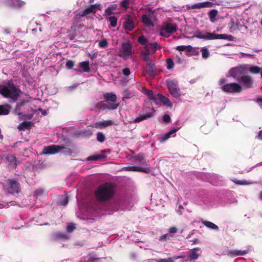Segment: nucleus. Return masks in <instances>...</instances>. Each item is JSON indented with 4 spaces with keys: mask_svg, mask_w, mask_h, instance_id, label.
I'll return each instance as SVG.
<instances>
[{
    "mask_svg": "<svg viewBox=\"0 0 262 262\" xmlns=\"http://www.w3.org/2000/svg\"><path fill=\"white\" fill-rule=\"evenodd\" d=\"M191 8L192 9H201L204 8L203 2L195 4L191 6Z\"/></svg>",
    "mask_w": 262,
    "mask_h": 262,
    "instance_id": "48",
    "label": "nucleus"
},
{
    "mask_svg": "<svg viewBox=\"0 0 262 262\" xmlns=\"http://www.w3.org/2000/svg\"><path fill=\"white\" fill-rule=\"evenodd\" d=\"M136 163L138 164L144 166H148L149 162L145 158L142 154H139L133 157Z\"/></svg>",
    "mask_w": 262,
    "mask_h": 262,
    "instance_id": "17",
    "label": "nucleus"
},
{
    "mask_svg": "<svg viewBox=\"0 0 262 262\" xmlns=\"http://www.w3.org/2000/svg\"><path fill=\"white\" fill-rule=\"evenodd\" d=\"M113 124V121L110 120L97 122L95 123V127L102 129Z\"/></svg>",
    "mask_w": 262,
    "mask_h": 262,
    "instance_id": "23",
    "label": "nucleus"
},
{
    "mask_svg": "<svg viewBox=\"0 0 262 262\" xmlns=\"http://www.w3.org/2000/svg\"><path fill=\"white\" fill-rule=\"evenodd\" d=\"M11 106L8 104L0 105V115H8L10 112Z\"/></svg>",
    "mask_w": 262,
    "mask_h": 262,
    "instance_id": "25",
    "label": "nucleus"
},
{
    "mask_svg": "<svg viewBox=\"0 0 262 262\" xmlns=\"http://www.w3.org/2000/svg\"><path fill=\"white\" fill-rule=\"evenodd\" d=\"M167 85L169 93L173 97L179 98L180 97V90L177 81L173 80H167Z\"/></svg>",
    "mask_w": 262,
    "mask_h": 262,
    "instance_id": "8",
    "label": "nucleus"
},
{
    "mask_svg": "<svg viewBox=\"0 0 262 262\" xmlns=\"http://www.w3.org/2000/svg\"><path fill=\"white\" fill-rule=\"evenodd\" d=\"M57 237L58 238H61L64 239H67L68 238V236L67 234L61 233H58L57 234Z\"/></svg>",
    "mask_w": 262,
    "mask_h": 262,
    "instance_id": "51",
    "label": "nucleus"
},
{
    "mask_svg": "<svg viewBox=\"0 0 262 262\" xmlns=\"http://www.w3.org/2000/svg\"><path fill=\"white\" fill-rule=\"evenodd\" d=\"M32 125V123L29 121H24L20 123L18 126L17 129L19 130H24L25 129H29Z\"/></svg>",
    "mask_w": 262,
    "mask_h": 262,
    "instance_id": "26",
    "label": "nucleus"
},
{
    "mask_svg": "<svg viewBox=\"0 0 262 262\" xmlns=\"http://www.w3.org/2000/svg\"><path fill=\"white\" fill-rule=\"evenodd\" d=\"M122 73L125 76H128L130 74V70L128 68H124L122 70Z\"/></svg>",
    "mask_w": 262,
    "mask_h": 262,
    "instance_id": "54",
    "label": "nucleus"
},
{
    "mask_svg": "<svg viewBox=\"0 0 262 262\" xmlns=\"http://www.w3.org/2000/svg\"><path fill=\"white\" fill-rule=\"evenodd\" d=\"M249 71L253 74H258L260 73L261 69L257 66H252L249 69Z\"/></svg>",
    "mask_w": 262,
    "mask_h": 262,
    "instance_id": "39",
    "label": "nucleus"
},
{
    "mask_svg": "<svg viewBox=\"0 0 262 262\" xmlns=\"http://www.w3.org/2000/svg\"><path fill=\"white\" fill-rule=\"evenodd\" d=\"M60 204L61 205L65 206L68 203V198L67 196L63 197L62 199L60 201Z\"/></svg>",
    "mask_w": 262,
    "mask_h": 262,
    "instance_id": "49",
    "label": "nucleus"
},
{
    "mask_svg": "<svg viewBox=\"0 0 262 262\" xmlns=\"http://www.w3.org/2000/svg\"><path fill=\"white\" fill-rule=\"evenodd\" d=\"M8 185V191L10 194L19 193L20 192V185L19 182L15 179H9Z\"/></svg>",
    "mask_w": 262,
    "mask_h": 262,
    "instance_id": "11",
    "label": "nucleus"
},
{
    "mask_svg": "<svg viewBox=\"0 0 262 262\" xmlns=\"http://www.w3.org/2000/svg\"><path fill=\"white\" fill-rule=\"evenodd\" d=\"M146 45L147 48H148L150 50H151L153 53H155L157 50L161 49V47L159 45L157 42L149 43Z\"/></svg>",
    "mask_w": 262,
    "mask_h": 262,
    "instance_id": "31",
    "label": "nucleus"
},
{
    "mask_svg": "<svg viewBox=\"0 0 262 262\" xmlns=\"http://www.w3.org/2000/svg\"><path fill=\"white\" fill-rule=\"evenodd\" d=\"M171 120L170 117L167 114H165L163 117V121L164 122L167 123H169Z\"/></svg>",
    "mask_w": 262,
    "mask_h": 262,
    "instance_id": "50",
    "label": "nucleus"
},
{
    "mask_svg": "<svg viewBox=\"0 0 262 262\" xmlns=\"http://www.w3.org/2000/svg\"><path fill=\"white\" fill-rule=\"evenodd\" d=\"M201 223L206 227H208V228L212 229L215 230H218L219 228V227L213 223L211 222L208 221H205L202 220L201 221Z\"/></svg>",
    "mask_w": 262,
    "mask_h": 262,
    "instance_id": "28",
    "label": "nucleus"
},
{
    "mask_svg": "<svg viewBox=\"0 0 262 262\" xmlns=\"http://www.w3.org/2000/svg\"><path fill=\"white\" fill-rule=\"evenodd\" d=\"M108 20L110 22V25L111 27H115L116 26L117 23V18L116 17L114 16H111L109 17Z\"/></svg>",
    "mask_w": 262,
    "mask_h": 262,
    "instance_id": "40",
    "label": "nucleus"
},
{
    "mask_svg": "<svg viewBox=\"0 0 262 262\" xmlns=\"http://www.w3.org/2000/svg\"><path fill=\"white\" fill-rule=\"evenodd\" d=\"M99 47L100 48H106L108 46V43L106 39H103L99 42Z\"/></svg>",
    "mask_w": 262,
    "mask_h": 262,
    "instance_id": "42",
    "label": "nucleus"
},
{
    "mask_svg": "<svg viewBox=\"0 0 262 262\" xmlns=\"http://www.w3.org/2000/svg\"><path fill=\"white\" fill-rule=\"evenodd\" d=\"M66 148L63 146L52 145L43 148L41 154L42 155H53L58 152L60 150Z\"/></svg>",
    "mask_w": 262,
    "mask_h": 262,
    "instance_id": "12",
    "label": "nucleus"
},
{
    "mask_svg": "<svg viewBox=\"0 0 262 262\" xmlns=\"http://www.w3.org/2000/svg\"><path fill=\"white\" fill-rule=\"evenodd\" d=\"M138 42L142 45H147V39L144 36H141L138 37Z\"/></svg>",
    "mask_w": 262,
    "mask_h": 262,
    "instance_id": "43",
    "label": "nucleus"
},
{
    "mask_svg": "<svg viewBox=\"0 0 262 262\" xmlns=\"http://www.w3.org/2000/svg\"><path fill=\"white\" fill-rule=\"evenodd\" d=\"M154 14V12L151 11L149 15L146 14H143L142 16V21L146 26L148 27H153L154 24L151 21L150 17Z\"/></svg>",
    "mask_w": 262,
    "mask_h": 262,
    "instance_id": "20",
    "label": "nucleus"
},
{
    "mask_svg": "<svg viewBox=\"0 0 262 262\" xmlns=\"http://www.w3.org/2000/svg\"><path fill=\"white\" fill-rule=\"evenodd\" d=\"M174 67L173 61L171 58L166 59V68L168 70L172 69Z\"/></svg>",
    "mask_w": 262,
    "mask_h": 262,
    "instance_id": "41",
    "label": "nucleus"
},
{
    "mask_svg": "<svg viewBox=\"0 0 262 262\" xmlns=\"http://www.w3.org/2000/svg\"><path fill=\"white\" fill-rule=\"evenodd\" d=\"M112 11H114L117 9V6L116 4L111 5L108 7Z\"/></svg>",
    "mask_w": 262,
    "mask_h": 262,
    "instance_id": "62",
    "label": "nucleus"
},
{
    "mask_svg": "<svg viewBox=\"0 0 262 262\" xmlns=\"http://www.w3.org/2000/svg\"><path fill=\"white\" fill-rule=\"evenodd\" d=\"M123 99H129L130 97L131 93L128 90H125L123 92Z\"/></svg>",
    "mask_w": 262,
    "mask_h": 262,
    "instance_id": "46",
    "label": "nucleus"
},
{
    "mask_svg": "<svg viewBox=\"0 0 262 262\" xmlns=\"http://www.w3.org/2000/svg\"><path fill=\"white\" fill-rule=\"evenodd\" d=\"M168 236V234H165L160 236L159 237V241H166L167 238V236Z\"/></svg>",
    "mask_w": 262,
    "mask_h": 262,
    "instance_id": "57",
    "label": "nucleus"
},
{
    "mask_svg": "<svg viewBox=\"0 0 262 262\" xmlns=\"http://www.w3.org/2000/svg\"><path fill=\"white\" fill-rule=\"evenodd\" d=\"M146 94L149 100H152L156 103H157V96L154 94V93L152 91H148Z\"/></svg>",
    "mask_w": 262,
    "mask_h": 262,
    "instance_id": "35",
    "label": "nucleus"
},
{
    "mask_svg": "<svg viewBox=\"0 0 262 262\" xmlns=\"http://www.w3.org/2000/svg\"><path fill=\"white\" fill-rule=\"evenodd\" d=\"M201 51L203 58L206 59L209 57V52L207 48H203Z\"/></svg>",
    "mask_w": 262,
    "mask_h": 262,
    "instance_id": "44",
    "label": "nucleus"
},
{
    "mask_svg": "<svg viewBox=\"0 0 262 262\" xmlns=\"http://www.w3.org/2000/svg\"><path fill=\"white\" fill-rule=\"evenodd\" d=\"M204 8L207 7L210 8L212 7L213 5V4L212 2H203Z\"/></svg>",
    "mask_w": 262,
    "mask_h": 262,
    "instance_id": "52",
    "label": "nucleus"
},
{
    "mask_svg": "<svg viewBox=\"0 0 262 262\" xmlns=\"http://www.w3.org/2000/svg\"><path fill=\"white\" fill-rule=\"evenodd\" d=\"M146 62L145 71L149 76H154L156 74V68L151 59L145 61Z\"/></svg>",
    "mask_w": 262,
    "mask_h": 262,
    "instance_id": "14",
    "label": "nucleus"
},
{
    "mask_svg": "<svg viewBox=\"0 0 262 262\" xmlns=\"http://www.w3.org/2000/svg\"><path fill=\"white\" fill-rule=\"evenodd\" d=\"M104 156L103 155H93L87 158L88 161H97L103 159Z\"/></svg>",
    "mask_w": 262,
    "mask_h": 262,
    "instance_id": "36",
    "label": "nucleus"
},
{
    "mask_svg": "<svg viewBox=\"0 0 262 262\" xmlns=\"http://www.w3.org/2000/svg\"><path fill=\"white\" fill-rule=\"evenodd\" d=\"M179 129V127L174 128L170 130L168 132L165 134L163 136L159 138V140L161 142H164L167 139H168L170 136L173 134H174L177 132H178Z\"/></svg>",
    "mask_w": 262,
    "mask_h": 262,
    "instance_id": "22",
    "label": "nucleus"
},
{
    "mask_svg": "<svg viewBox=\"0 0 262 262\" xmlns=\"http://www.w3.org/2000/svg\"><path fill=\"white\" fill-rule=\"evenodd\" d=\"M115 186L111 183H105L100 185L95 191L96 199L101 202L111 200L115 193Z\"/></svg>",
    "mask_w": 262,
    "mask_h": 262,
    "instance_id": "1",
    "label": "nucleus"
},
{
    "mask_svg": "<svg viewBox=\"0 0 262 262\" xmlns=\"http://www.w3.org/2000/svg\"><path fill=\"white\" fill-rule=\"evenodd\" d=\"M38 111H39V112H41V114L43 116H45V115H47V112L45 110H43L42 108H39L38 109Z\"/></svg>",
    "mask_w": 262,
    "mask_h": 262,
    "instance_id": "61",
    "label": "nucleus"
},
{
    "mask_svg": "<svg viewBox=\"0 0 262 262\" xmlns=\"http://www.w3.org/2000/svg\"><path fill=\"white\" fill-rule=\"evenodd\" d=\"M74 66V63L72 60H68L66 63V66L68 69H73Z\"/></svg>",
    "mask_w": 262,
    "mask_h": 262,
    "instance_id": "47",
    "label": "nucleus"
},
{
    "mask_svg": "<svg viewBox=\"0 0 262 262\" xmlns=\"http://www.w3.org/2000/svg\"><path fill=\"white\" fill-rule=\"evenodd\" d=\"M77 28V25H75L74 24H73L71 27V29L73 31H75L76 30V29Z\"/></svg>",
    "mask_w": 262,
    "mask_h": 262,
    "instance_id": "63",
    "label": "nucleus"
},
{
    "mask_svg": "<svg viewBox=\"0 0 262 262\" xmlns=\"http://www.w3.org/2000/svg\"><path fill=\"white\" fill-rule=\"evenodd\" d=\"M145 50L141 52V55L143 60L146 61L151 59L149 55L150 54V49L147 48V45L145 47Z\"/></svg>",
    "mask_w": 262,
    "mask_h": 262,
    "instance_id": "30",
    "label": "nucleus"
},
{
    "mask_svg": "<svg viewBox=\"0 0 262 262\" xmlns=\"http://www.w3.org/2000/svg\"><path fill=\"white\" fill-rule=\"evenodd\" d=\"M6 161L9 163V165L11 166L15 167L17 166L16 159L15 157L12 155H8L6 157Z\"/></svg>",
    "mask_w": 262,
    "mask_h": 262,
    "instance_id": "27",
    "label": "nucleus"
},
{
    "mask_svg": "<svg viewBox=\"0 0 262 262\" xmlns=\"http://www.w3.org/2000/svg\"><path fill=\"white\" fill-rule=\"evenodd\" d=\"M0 94L5 98H9L13 101H16L22 94V92L18 87L14 85L12 80H9L5 85L0 84Z\"/></svg>",
    "mask_w": 262,
    "mask_h": 262,
    "instance_id": "2",
    "label": "nucleus"
},
{
    "mask_svg": "<svg viewBox=\"0 0 262 262\" xmlns=\"http://www.w3.org/2000/svg\"><path fill=\"white\" fill-rule=\"evenodd\" d=\"M127 171H139L146 173H148L150 171V169L148 167H142L140 166H128L124 168Z\"/></svg>",
    "mask_w": 262,
    "mask_h": 262,
    "instance_id": "18",
    "label": "nucleus"
},
{
    "mask_svg": "<svg viewBox=\"0 0 262 262\" xmlns=\"http://www.w3.org/2000/svg\"><path fill=\"white\" fill-rule=\"evenodd\" d=\"M158 99L163 104V105L171 107L172 104L171 103L170 100L167 97H165L161 94H158L157 95Z\"/></svg>",
    "mask_w": 262,
    "mask_h": 262,
    "instance_id": "24",
    "label": "nucleus"
},
{
    "mask_svg": "<svg viewBox=\"0 0 262 262\" xmlns=\"http://www.w3.org/2000/svg\"><path fill=\"white\" fill-rule=\"evenodd\" d=\"M15 1H16V3H16L17 5H18V6L19 7H20L23 6L24 5V4H25V3L24 2H23V1H21L20 0H15Z\"/></svg>",
    "mask_w": 262,
    "mask_h": 262,
    "instance_id": "59",
    "label": "nucleus"
},
{
    "mask_svg": "<svg viewBox=\"0 0 262 262\" xmlns=\"http://www.w3.org/2000/svg\"><path fill=\"white\" fill-rule=\"evenodd\" d=\"M133 54H134V52L132 45L129 42L123 43L120 51L119 56L124 60H127L131 58Z\"/></svg>",
    "mask_w": 262,
    "mask_h": 262,
    "instance_id": "6",
    "label": "nucleus"
},
{
    "mask_svg": "<svg viewBox=\"0 0 262 262\" xmlns=\"http://www.w3.org/2000/svg\"><path fill=\"white\" fill-rule=\"evenodd\" d=\"M118 106V103H109L108 104H107L104 101H103L98 102L96 105V107L97 108L102 110L108 109L110 110H113L117 109Z\"/></svg>",
    "mask_w": 262,
    "mask_h": 262,
    "instance_id": "15",
    "label": "nucleus"
},
{
    "mask_svg": "<svg viewBox=\"0 0 262 262\" xmlns=\"http://www.w3.org/2000/svg\"><path fill=\"white\" fill-rule=\"evenodd\" d=\"M79 69L78 71L81 72H90L91 69L89 65V61H82L79 63L78 64Z\"/></svg>",
    "mask_w": 262,
    "mask_h": 262,
    "instance_id": "21",
    "label": "nucleus"
},
{
    "mask_svg": "<svg viewBox=\"0 0 262 262\" xmlns=\"http://www.w3.org/2000/svg\"><path fill=\"white\" fill-rule=\"evenodd\" d=\"M103 97L106 101L115 102L117 100V96L115 94L111 93H106L103 95Z\"/></svg>",
    "mask_w": 262,
    "mask_h": 262,
    "instance_id": "29",
    "label": "nucleus"
},
{
    "mask_svg": "<svg viewBox=\"0 0 262 262\" xmlns=\"http://www.w3.org/2000/svg\"><path fill=\"white\" fill-rule=\"evenodd\" d=\"M168 232L169 233H176L178 232V229L176 227H171L169 228Z\"/></svg>",
    "mask_w": 262,
    "mask_h": 262,
    "instance_id": "55",
    "label": "nucleus"
},
{
    "mask_svg": "<svg viewBox=\"0 0 262 262\" xmlns=\"http://www.w3.org/2000/svg\"><path fill=\"white\" fill-rule=\"evenodd\" d=\"M136 26V18L131 15H126L124 18L123 27L125 30L133 31Z\"/></svg>",
    "mask_w": 262,
    "mask_h": 262,
    "instance_id": "7",
    "label": "nucleus"
},
{
    "mask_svg": "<svg viewBox=\"0 0 262 262\" xmlns=\"http://www.w3.org/2000/svg\"><path fill=\"white\" fill-rule=\"evenodd\" d=\"M194 37L205 40H215V39H227L231 40L233 37L231 35H228L225 34H216L214 33H209L207 32H203L200 31L196 32Z\"/></svg>",
    "mask_w": 262,
    "mask_h": 262,
    "instance_id": "3",
    "label": "nucleus"
},
{
    "mask_svg": "<svg viewBox=\"0 0 262 262\" xmlns=\"http://www.w3.org/2000/svg\"><path fill=\"white\" fill-rule=\"evenodd\" d=\"M236 81L241 83L243 89H251L253 86L254 80L250 75H243Z\"/></svg>",
    "mask_w": 262,
    "mask_h": 262,
    "instance_id": "9",
    "label": "nucleus"
},
{
    "mask_svg": "<svg viewBox=\"0 0 262 262\" xmlns=\"http://www.w3.org/2000/svg\"><path fill=\"white\" fill-rule=\"evenodd\" d=\"M222 91L226 93H239L243 90L242 85L238 83L232 82L225 84L221 86V88Z\"/></svg>",
    "mask_w": 262,
    "mask_h": 262,
    "instance_id": "4",
    "label": "nucleus"
},
{
    "mask_svg": "<svg viewBox=\"0 0 262 262\" xmlns=\"http://www.w3.org/2000/svg\"><path fill=\"white\" fill-rule=\"evenodd\" d=\"M178 29V26L176 24L172 23H167L163 25L160 30V35L166 38L176 32Z\"/></svg>",
    "mask_w": 262,
    "mask_h": 262,
    "instance_id": "5",
    "label": "nucleus"
},
{
    "mask_svg": "<svg viewBox=\"0 0 262 262\" xmlns=\"http://www.w3.org/2000/svg\"><path fill=\"white\" fill-rule=\"evenodd\" d=\"M75 229V227L73 224H70L67 226V230L68 232H72Z\"/></svg>",
    "mask_w": 262,
    "mask_h": 262,
    "instance_id": "53",
    "label": "nucleus"
},
{
    "mask_svg": "<svg viewBox=\"0 0 262 262\" xmlns=\"http://www.w3.org/2000/svg\"><path fill=\"white\" fill-rule=\"evenodd\" d=\"M100 4H93L90 5L88 8L85 9L81 13L76 15V18L84 17L90 13H95L97 10H100Z\"/></svg>",
    "mask_w": 262,
    "mask_h": 262,
    "instance_id": "13",
    "label": "nucleus"
},
{
    "mask_svg": "<svg viewBox=\"0 0 262 262\" xmlns=\"http://www.w3.org/2000/svg\"><path fill=\"white\" fill-rule=\"evenodd\" d=\"M43 192V191L42 189H38L36 190L34 192V194L35 196H38L39 195H41Z\"/></svg>",
    "mask_w": 262,
    "mask_h": 262,
    "instance_id": "56",
    "label": "nucleus"
},
{
    "mask_svg": "<svg viewBox=\"0 0 262 262\" xmlns=\"http://www.w3.org/2000/svg\"><path fill=\"white\" fill-rule=\"evenodd\" d=\"M258 137L262 140V130H260L258 135Z\"/></svg>",
    "mask_w": 262,
    "mask_h": 262,
    "instance_id": "64",
    "label": "nucleus"
},
{
    "mask_svg": "<svg viewBox=\"0 0 262 262\" xmlns=\"http://www.w3.org/2000/svg\"><path fill=\"white\" fill-rule=\"evenodd\" d=\"M199 250V248H194L192 250L191 254L189 255L190 260L196 259L199 256V254L197 253L196 251Z\"/></svg>",
    "mask_w": 262,
    "mask_h": 262,
    "instance_id": "34",
    "label": "nucleus"
},
{
    "mask_svg": "<svg viewBox=\"0 0 262 262\" xmlns=\"http://www.w3.org/2000/svg\"><path fill=\"white\" fill-rule=\"evenodd\" d=\"M231 181L232 182H233L235 184L238 185H249V184H252V183L251 182H250L249 181H246V180L241 181V180H238L234 179H232Z\"/></svg>",
    "mask_w": 262,
    "mask_h": 262,
    "instance_id": "33",
    "label": "nucleus"
},
{
    "mask_svg": "<svg viewBox=\"0 0 262 262\" xmlns=\"http://www.w3.org/2000/svg\"><path fill=\"white\" fill-rule=\"evenodd\" d=\"M129 1L130 0H123L120 3L121 6L126 10L129 7Z\"/></svg>",
    "mask_w": 262,
    "mask_h": 262,
    "instance_id": "45",
    "label": "nucleus"
},
{
    "mask_svg": "<svg viewBox=\"0 0 262 262\" xmlns=\"http://www.w3.org/2000/svg\"><path fill=\"white\" fill-rule=\"evenodd\" d=\"M155 111L154 108H151V112L149 113H147L143 115H140V116L137 118H136L134 120V123H139L144 120L147 119L148 118H151L155 114Z\"/></svg>",
    "mask_w": 262,
    "mask_h": 262,
    "instance_id": "16",
    "label": "nucleus"
},
{
    "mask_svg": "<svg viewBox=\"0 0 262 262\" xmlns=\"http://www.w3.org/2000/svg\"><path fill=\"white\" fill-rule=\"evenodd\" d=\"M248 253L247 250H239L236 249H230L228 250L227 255L230 257H235L241 255H245Z\"/></svg>",
    "mask_w": 262,
    "mask_h": 262,
    "instance_id": "19",
    "label": "nucleus"
},
{
    "mask_svg": "<svg viewBox=\"0 0 262 262\" xmlns=\"http://www.w3.org/2000/svg\"><path fill=\"white\" fill-rule=\"evenodd\" d=\"M217 14L218 11L215 9L211 10L209 12V18L211 22H214L215 17L217 15Z\"/></svg>",
    "mask_w": 262,
    "mask_h": 262,
    "instance_id": "32",
    "label": "nucleus"
},
{
    "mask_svg": "<svg viewBox=\"0 0 262 262\" xmlns=\"http://www.w3.org/2000/svg\"><path fill=\"white\" fill-rule=\"evenodd\" d=\"M176 49L179 51H184L185 50L191 51L192 47L191 46H177Z\"/></svg>",
    "mask_w": 262,
    "mask_h": 262,
    "instance_id": "37",
    "label": "nucleus"
},
{
    "mask_svg": "<svg viewBox=\"0 0 262 262\" xmlns=\"http://www.w3.org/2000/svg\"><path fill=\"white\" fill-rule=\"evenodd\" d=\"M97 140L101 143L104 142L105 137L102 132H98L96 134Z\"/></svg>",
    "mask_w": 262,
    "mask_h": 262,
    "instance_id": "38",
    "label": "nucleus"
},
{
    "mask_svg": "<svg viewBox=\"0 0 262 262\" xmlns=\"http://www.w3.org/2000/svg\"><path fill=\"white\" fill-rule=\"evenodd\" d=\"M247 72L246 68L242 66L236 67L230 69L229 74L235 80L241 77V75H243Z\"/></svg>",
    "mask_w": 262,
    "mask_h": 262,
    "instance_id": "10",
    "label": "nucleus"
},
{
    "mask_svg": "<svg viewBox=\"0 0 262 262\" xmlns=\"http://www.w3.org/2000/svg\"><path fill=\"white\" fill-rule=\"evenodd\" d=\"M105 13L107 14V15H111L112 14H113V11H112L109 7H108L107 8H106L105 10Z\"/></svg>",
    "mask_w": 262,
    "mask_h": 262,
    "instance_id": "60",
    "label": "nucleus"
},
{
    "mask_svg": "<svg viewBox=\"0 0 262 262\" xmlns=\"http://www.w3.org/2000/svg\"><path fill=\"white\" fill-rule=\"evenodd\" d=\"M227 81V79L225 78H221L220 79L219 81V83L220 85H224V83H225Z\"/></svg>",
    "mask_w": 262,
    "mask_h": 262,
    "instance_id": "58",
    "label": "nucleus"
}]
</instances>
